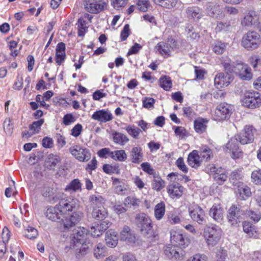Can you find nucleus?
<instances>
[{"label": "nucleus", "mask_w": 261, "mask_h": 261, "mask_svg": "<svg viewBox=\"0 0 261 261\" xmlns=\"http://www.w3.org/2000/svg\"><path fill=\"white\" fill-rule=\"evenodd\" d=\"M88 230L84 227H78L75 229L72 234L71 249L74 253L76 258H80L87 253L91 243L86 239Z\"/></svg>", "instance_id": "nucleus-1"}, {"label": "nucleus", "mask_w": 261, "mask_h": 261, "mask_svg": "<svg viewBox=\"0 0 261 261\" xmlns=\"http://www.w3.org/2000/svg\"><path fill=\"white\" fill-rule=\"evenodd\" d=\"M135 223L142 235L148 238L153 236L152 221L146 214L140 213L137 215Z\"/></svg>", "instance_id": "nucleus-2"}, {"label": "nucleus", "mask_w": 261, "mask_h": 261, "mask_svg": "<svg viewBox=\"0 0 261 261\" xmlns=\"http://www.w3.org/2000/svg\"><path fill=\"white\" fill-rule=\"evenodd\" d=\"M222 230L216 225L207 227L204 231V238L209 247L216 246L220 241L222 236Z\"/></svg>", "instance_id": "nucleus-3"}, {"label": "nucleus", "mask_w": 261, "mask_h": 261, "mask_svg": "<svg viewBox=\"0 0 261 261\" xmlns=\"http://www.w3.org/2000/svg\"><path fill=\"white\" fill-rule=\"evenodd\" d=\"M241 45L247 50L256 49L261 45V37L257 32L249 31L243 36Z\"/></svg>", "instance_id": "nucleus-4"}, {"label": "nucleus", "mask_w": 261, "mask_h": 261, "mask_svg": "<svg viewBox=\"0 0 261 261\" xmlns=\"http://www.w3.org/2000/svg\"><path fill=\"white\" fill-rule=\"evenodd\" d=\"M242 106L251 109L261 106V94L255 91H247L241 99Z\"/></svg>", "instance_id": "nucleus-5"}, {"label": "nucleus", "mask_w": 261, "mask_h": 261, "mask_svg": "<svg viewBox=\"0 0 261 261\" xmlns=\"http://www.w3.org/2000/svg\"><path fill=\"white\" fill-rule=\"evenodd\" d=\"M231 113V106L226 102H223L217 106L212 114V117L216 121H224L230 118Z\"/></svg>", "instance_id": "nucleus-6"}, {"label": "nucleus", "mask_w": 261, "mask_h": 261, "mask_svg": "<svg viewBox=\"0 0 261 261\" xmlns=\"http://www.w3.org/2000/svg\"><path fill=\"white\" fill-rule=\"evenodd\" d=\"M84 6L87 11L97 14L106 9L107 4L102 0H85Z\"/></svg>", "instance_id": "nucleus-7"}, {"label": "nucleus", "mask_w": 261, "mask_h": 261, "mask_svg": "<svg viewBox=\"0 0 261 261\" xmlns=\"http://www.w3.org/2000/svg\"><path fill=\"white\" fill-rule=\"evenodd\" d=\"M164 254L172 261H181L184 259L185 252L177 246H171L164 249Z\"/></svg>", "instance_id": "nucleus-8"}, {"label": "nucleus", "mask_w": 261, "mask_h": 261, "mask_svg": "<svg viewBox=\"0 0 261 261\" xmlns=\"http://www.w3.org/2000/svg\"><path fill=\"white\" fill-rule=\"evenodd\" d=\"M189 215L191 219L199 224L205 222V215L204 210L198 205L194 204L189 208Z\"/></svg>", "instance_id": "nucleus-9"}, {"label": "nucleus", "mask_w": 261, "mask_h": 261, "mask_svg": "<svg viewBox=\"0 0 261 261\" xmlns=\"http://www.w3.org/2000/svg\"><path fill=\"white\" fill-rule=\"evenodd\" d=\"M69 151L77 160L81 162H87L91 158V153L88 149L79 145L72 146Z\"/></svg>", "instance_id": "nucleus-10"}, {"label": "nucleus", "mask_w": 261, "mask_h": 261, "mask_svg": "<svg viewBox=\"0 0 261 261\" xmlns=\"http://www.w3.org/2000/svg\"><path fill=\"white\" fill-rule=\"evenodd\" d=\"M239 139L236 136L231 138V139L226 144L225 147V151L229 153H231V157L233 159H238L242 154V151L240 150L238 146Z\"/></svg>", "instance_id": "nucleus-11"}, {"label": "nucleus", "mask_w": 261, "mask_h": 261, "mask_svg": "<svg viewBox=\"0 0 261 261\" xmlns=\"http://www.w3.org/2000/svg\"><path fill=\"white\" fill-rule=\"evenodd\" d=\"M46 217L53 221L58 222H62L64 216L63 215L62 211L59 208L57 204L55 206H48L45 211Z\"/></svg>", "instance_id": "nucleus-12"}, {"label": "nucleus", "mask_w": 261, "mask_h": 261, "mask_svg": "<svg viewBox=\"0 0 261 261\" xmlns=\"http://www.w3.org/2000/svg\"><path fill=\"white\" fill-rule=\"evenodd\" d=\"M242 211L240 207L232 205L228 210L227 216L228 222L232 226L237 225L240 222Z\"/></svg>", "instance_id": "nucleus-13"}, {"label": "nucleus", "mask_w": 261, "mask_h": 261, "mask_svg": "<svg viewBox=\"0 0 261 261\" xmlns=\"http://www.w3.org/2000/svg\"><path fill=\"white\" fill-rule=\"evenodd\" d=\"M255 132V129L252 125H246L244 127L243 133L237 136L240 143L244 145L252 142L254 140Z\"/></svg>", "instance_id": "nucleus-14"}, {"label": "nucleus", "mask_w": 261, "mask_h": 261, "mask_svg": "<svg viewBox=\"0 0 261 261\" xmlns=\"http://www.w3.org/2000/svg\"><path fill=\"white\" fill-rule=\"evenodd\" d=\"M92 15L86 13L82 16L76 23L78 28V36L83 37L87 31L89 23L91 22Z\"/></svg>", "instance_id": "nucleus-15"}, {"label": "nucleus", "mask_w": 261, "mask_h": 261, "mask_svg": "<svg viewBox=\"0 0 261 261\" xmlns=\"http://www.w3.org/2000/svg\"><path fill=\"white\" fill-rule=\"evenodd\" d=\"M83 217V213L81 211L73 212L70 216H64L63 224L65 228H69L77 224Z\"/></svg>", "instance_id": "nucleus-16"}, {"label": "nucleus", "mask_w": 261, "mask_h": 261, "mask_svg": "<svg viewBox=\"0 0 261 261\" xmlns=\"http://www.w3.org/2000/svg\"><path fill=\"white\" fill-rule=\"evenodd\" d=\"M170 233L172 243L183 248H186L189 245L190 243L189 239L187 237L184 236L180 232L171 230Z\"/></svg>", "instance_id": "nucleus-17"}, {"label": "nucleus", "mask_w": 261, "mask_h": 261, "mask_svg": "<svg viewBox=\"0 0 261 261\" xmlns=\"http://www.w3.org/2000/svg\"><path fill=\"white\" fill-rule=\"evenodd\" d=\"M63 215L67 212H71L75 210L77 206V200L75 199H62L57 204Z\"/></svg>", "instance_id": "nucleus-18"}, {"label": "nucleus", "mask_w": 261, "mask_h": 261, "mask_svg": "<svg viewBox=\"0 0 261 261\" xmlns=\"http://www.w3.org/2000/svg\"><path fill=\"white\" fill-rule=\"evenodd\" d=\"M184 189V187L177 182L169 184L167 188L169 197L173 199L179 198L182 195Z\"/></svg>", "instance_id": "nucleus-19"}, {"label": "nucleus", "mask_w": 261, "mask_h": 261, "mask_svg": "<svg viewBox=\"0 0 261 261\" xmlns=\"http://www.w3.org/2000/svg\"><path fill=\"white\" fill-rule=\"evenodd\" d=\"M111 225V223L109 221H102L100 224H96L94 226H92L89 231L93 237H97L102 234Z\"/></svg>", "instance_id": "nucleus-20"}, {"label": "nucleus", "mask_w": 261, "mask_h": 261, "mask_svg": "<svg viewBox=\"0 0 261 261\" xmlns=\"http://www.w3.org/2000/svg\"><path fill=\"white\" fill-rule=\"evenodd\" d=\"M92 119L101 122H106L113 119V115L109 110L104 109L96 111L91 116Z\"/></svg>", "instance_id": "nucleus-21"}, {"label": "nucleus", "mask_w": 261, "mask_h": 261, "mask_svg": "<svg viewBox=\"0 0 261 261\" xmlns=\"http://www.w3.org/2000/svg\"><path fill=\"white\" fill-rule=\"evenodd\" d=\"M209 215L216 222L221 223L224 217L223 208L219 204H215L211 208Z\"/></svg>", "instance_id": "nucleus-22"}, {"label": "nucleus", "mask_w": 261, "mask_h": 261, "mask_svg": "<svg viewBox=\"0 0 261 261\" xmlns=\"http://www.w3.org/2000/svg\"><path fill=\"white\" fill-rule=\"evenodd\" d=\"M120 239L126 243L131 245L135 242L136 237L135 234L130 231V228L125 226L120 232Z\"/></svg>", "instance_id": "nucleus-23"}, {"label": "nucleus", "mask_w": 261, "mask_h": 261, "mask_svg": "<svg viewBox=\"0 0 261 261\" xmlns=\"http://www.w3.org/2000/svg\"><path fill=\"white\" fill-rule=\"evenodd\" d=\"M188 164L192 168H197L201 164L202 159L199 154L197 150H193L189 155L188 157Z\"/></svg>", "instance_id": "nucleus-24"}, {"label": "nucleus", "mask_w": 261, "mask_h": 261, "mask_svg": "<svg viewBox=\"0 0 261 261\" xmlns=\"http://www.w3.org/2000/svg\"><path fill=\"white\" fill-rule=\"evenodd\" d=\"M206 11L207 14L214 18H218L222 14L220 6L214 3L208 2L206 5Z\"/></svg>", "instance_id": "nucleus-25"}, {"label": "nucleus", "mask_w": 261, "mask_h": 261, "mask_svg": "<svg viewBox=\"0 0 261 261\" xmlns=\"http://www.w3.org/2000/svg\"><path fill=\"white\" fill-rule=\"evenodd\" d=\"M237 193L239 195L241 200H245L251 195L250 188L247 185H245L243 182L239 181Z\"/></svg>", "instance_id": "nucleus-26"}, {"label": "nucleus", "mask_w": 261, "mask_h": 261, "mask_svg": "<svg viewBox=\"0 0 261 261\" xmlns=\"http://www.w3.org/2000/svg\"><path fill=\"white\" fill-rule=\"evenodd\" d=\"M65 44L63 42L59 43L56 49V62L60 65L65 58Z\"/></svg>", "instance_id": "nucleus-27"}, {"label": "nucleus", "mask_w": 261, "mask_h": 261, "mask_svg": "<svg viewBox=\"0 0 261 261\" xmlns=\"http://www.w3.org/2000/svg\"><path fill=\"white\" fill-rule=\"evenodd\" d=\"M130 156L132 163L139 164L141 162L143 158L142 148L139 146L133 147L130 151Z\"/></svg>", "instance_id": "nucleus-28"}, {"label": "nucleus", "mask_w": 261, "mask_h": 261, "mask_svg": "<svg viewBox=\"0 0 261 261\" xmlns=\"http://www.w3.org/2000/svg\"><path fill=\"white\" fill-rule=\"evenodd\" d=\"M258 20V17L254 11L249 12L242 21V24L245 27H251Z\"/></svg>", "instance_id": "nucleus-29"}, {"label": "nucleus", "mask_w": 261, "mask_h": 261, "mask_svg": "<svg viewBox=\"0 0 261 261\" xmlns=\"http://www.w3.org/2000/svg\"><path fill=\"white\" fill-rule=\"evenodd\" d=\"M105 240L108 246L113 248L117 245L118 237L114 230H109L106 232Z\"/></svg>", "instance_id": "nucleus-30"}, {"label": "nucleus", "mask_w": 261, "mask_h": 261, "mask_svg": "<svg viewBox=\"0 0 261 261\" xmlns=\"http://www.w3.org/2000/svg\"><path fill=\"white\" fill-rule=\"evenodd\" d=\"M89 202L92 209L103 206L104 198L99 194L91 195L89 196Z\"/></svg>", "instance_id": "nucleus-31"}, {"label": "nucleus", "mask_w": 261, "mask_h": 261, "mask_svg": "<svg viewBox=\"0 0 261 261\" xmlns=\"http://www.w3.org/2000/svg\"><path fill=\"white\" fill-rule=\"evenodd\" d=\"M243 231L247 234L249 238H257L258 233L256 230V227L251 223L248 221H245L243 223Z\"/></svg>", "instance_id": "nucleus-32"}, {"label": "nucleus", "mask_w": 261, "mask_h": 261, "mask_svg": "<svg viewBox=\"0 0 261 261\" xmlns=\"http://www.w3.org/2000/svg\"><path fill=\"white\" fill-rule=\"evenodd\" d=\"M238 69H241L239 73L240 79L243 81H249L251 79L252 74L251 69L247 65H239Z\"/></svg>", "instance_id": "nucleus-33"}, {"label": "nucleus", "mask_w": 261, "mask_h": 261, "mask_svg": "<svg viewBox=\"0 0 261 261\" xmlns=\"http://www.w3.org/2000/svg\"><path fill=\"white\" fill-rule=\"evenodd\" d=\"M92 216L97 220H103L108 216V211L104 206L92 209Z\"/></svg>", "instance_id": "nucleus-34"}, {"label": "nucleus", "mask_w": 261, "mask_h": 261, "mask_svg": "<svg viewBox=\"0 0 261 261\" xmlns=\"http://www.w3.org/2000/svg\"><path fill=\"white\" fill-rule=\"evenodd\" d=\"M61 161L60 158L57 155L49 154L47 155L45 160V165L49 170L54 169L56 165Z\"/></svg>", "instance_id": "nucleus-35"}, {"label": "nucleus", "mask_w": 261, "mask_h": 261, "mask_svg": "<svg viewBox=\"0 0 261 261\" xmlns=\"http://www.w3.org/2000/svg\"><path fill=\"white\" fill-rule=\"evenodd\" d=\"M207 122L208 120L206 119L202 118H198L196 119L194 122L195 131L199 134H202L205 132Z\"/></svg>", "instance_id": "nucleus-36"}, {"label": "nucleus", "mask_w": 261, "mask_h": 261, "mask_svg": "<svg viewBox=\"0 0 261 261\" xmlns=\"http://www.w3.org/2000/svg\"><path fill=\"white\" fill-rule=\"evenodd\" d=\"M82 184L78 178L72 180L65 187V191L75 192L82 190Z\"/></svg>", "instance_id": "nucleus-37"}, {"label": "nucleus", "mask_w": 261, "mask_h": 261, "mask_svg": "<svg viewBox=\"0 0 261 261\" xmlns=\"http://www.w3.org/2000/svg\"><path fill=\"white\" fill-rule=\"evenodd\" d=\"M177 42L172 38H168L167 42L164 44V58L171 56L172 50L176 48Z\"/></svg>", "instance_id": "nucleus-38"}, {"label": "nucleus", "mask_w": 261, "mask_h": 261, "mask_svg": "<svg viewBox=\"0 0 261 261\" xmlns=\"http://www.w3.org/2000/svg\"><path fill=\"white\" fill-rule=\"evenodd\" d=\"M243 169V168H239L234 170L231 173L230 180L233 186H236L238 185L239 182H238V181L243 179L244 176Z\"/></svg>", "instance_id": "nucleus-39"}, {"label": "nucleus", "mask_w": 261, "mask_h": 261, "mask_svg": "<svg viewBox=\"0 0 261 261\" xmlns=\"http://www.w3.org/2000/svg\"><path fill=\"white\" fill-rule=\"evenodd\" d=\"M113 141L117 144L120 145H125L129 141L127 137L121 133L114 132L112 133Z\"/></svg>", "instance_id": "nucleus-40"}, {"label": "nucleus", "mask_w": 261, "mask_h": 261, "mask_svg": "<svg viewBox=\"0 0 261 261\" xmlns=\"http://www.w3.org/2000/svg\"><path fill=\"white\" fill-rule=\"evenodd\" d=\"M113 184L115 186V192L118 194H124L127 190V186L121 182L119 179L112 178Z\"/></svg>", "instance_id": "nucleus-41"}, {"label": "nucleus", "mask_w": 261, "mask_h": 261, "mask_svg": "<svg viewBox=\"0 0 261 261\" xmlns=\"http://www.w3.org/2000/svg\"><path fill=\"white\" fill-rule=\"evenodd\" d=\"M214 180L219 185H222L226 180L227 176L226 174V171L224 169L220 168L217 172L213 176Z\"/></svg>", "instance_id": "nucleus-42"}, {"label": "nucleus", "mask_w": 261, "mask_h": 261, "mask_svg": "<svg viewBox=\"0 0 261 261\" xmlns=\"http://www.w3.org/2000/svg\"><path fill=\"white\" fill-rule=\"evenodd\" d=\"M94 255L97 259L103 257L107 255V248L102 244L98 243L94 249Z\"/></svg>", "instance_id": "nucleus-43"}, {"label": "nucleus", "mask_w": 261, "mask_h": 261, "mask_svg": "<svg viewBox=\"0 0 261 261\" xmlns=\"http://www.w3.org/2000/svg\"><path fill=\"white\" fill-rule=\"evenodd\" d=\"M127 154L124 150H115L111 153V158L115 161L124 162L127 159Z\"/></svg>", "instance_id": "nucleus-44"}, {"label": "nucleus", "mask_w": 261, "mask_h": 261, "mask_svg": "<svg viewBox=\"0 0 261 261\" xmlns=\"http://www.w3.org/2000/svg\"><path fill=\"white\" fill-rule=\"evenodd\" d=\"M42 195L50 201H55L56 200L55 190L53 188L49 187H44L42 190Z\"/></svg>", "instance_id": "nucleus-45"}, {"label": "nucleus", "mask_w": 261, "mask_h": 261, "mask_svg": "<svg viewBox=\"0 0 261 261\" xmlns=\"http://www.w3.org/2000/svg\"><path fill=\"white\" fill-rule=\"evenodd\" d=\"M200 153L199 155L202 160L207 161L213 156L212 150L206 145L201 146L200 148Z\"/></svg>", "instance_id": "nucleus-46"}, {"label": "nucleus", "mask_w": 261, "mask_h": 261, "mask_svg": "<svg viewBox=\"0 0 261 261\" xmlns=\"http://www.w3.org/2000/svg\"><path fill=\"white\" fill-rule=\"evenodd\" d=\"M233 80L232 75L228 73H218L215 77L214 82H229Z\"/></svg>", "instance_id": "nucleus-47"}, {"label": "nucleus", "mask_w": 261, "mask_h": 261, "mask_svg": "<svg viewBox=\"0 0 261 261\" xmlns=\"http://www.w3.org/2000/svg\"><path fill=\"white\" fill-rule=\"evenodd\" d=\"M102 169L107 174L119 173V166L117 165L105 164L103 165Z\"/></svg>", "instance_id": "nucleus-48"}, {"label": "nucleus", "mask_w": 261, "mask_h": 261, "mask_svg": "<svg viewBox=\"0 0 261 261\" xmlns=\"http://www.w3.org/2000/svg\"><path fill=\"white\" fill-rule=\"evenodd\" d=\"M44 120L43 119H40L37 121H34L29 126L30 130L33 131V134L38 133L40 131L41 126L43 124Z\"/></svg>", "instance_id": "nucleus-49"}, {"label": "nucleus", "mask_w": 261, "mask_h": 261, "mask_svg": "<svg viewBox=\"0 0 261 261\" xmlns=\"http://www.w3.org/2000/svg\"><path fill=\"white\" fill-rule=\"evenodd\" d=\"M227 44L220 41L215 42L213 47V51L217 54L220 55L224 53Z\"/></svg>", "instance_id": "nucleus-50"}, {"label": "nucleus", "mask_w": 261, "mask_h": 261, "mask_svg": "<svg viewBox=\"0 0 261 261\" xmlns=\"http://www.w3.org/2000/svg\"><path fill=\"white\" fill-rule=\"evenodd\" d=\"M128 1V0H110V3L114 9L119 10L124 8Z\"/></svg>", "instance_id": "nucleus-51"}, {"label": "nucleus", "mask_w": 261, "mask_h": 261, "mask_svg": "<svg viewBox=\"0 0 261 261\" xmlns=\"http://www.w3.org/2000/svg\"><path fill=\"white\" fill-rule=\"evenodd\" d=\"M187 13L193 19H199L201 17L200 10L197 8L189 7L187 10Z\"/></svg>", "instance_id": "nucleus-52"}, {"label": "nucleus", "mask_w": 261, "mask_h": 261, "mask_svg": "<svg viewBox=\"0 0 261 261\" xmlns=\"http://www.w3.org/2000/svg\"><path fill=\"white\" fill-rule=\"evenodd\" d=\"M246 215L255 223L258 222L261 218V213L258 211H254L251 210H247Z\"/></svg>", "instance_id": "nucleus-53"}, {"label": "nucleus", "mask_w": 261, "mask_h": 261, "mask_svg": "<svg viewBox=\"0 0 261 261\" xmlns=\"http://www.w3.org/2000/svg\"><path fill=\"white\" fill-rule=\"evenodd\" d=\"M126 130L128 134L134 138H137L140 132L141 129L133 125H129L126 128Z\"/></svg>", "instance_id": "nucleus-54"}, {"label": "nucleus", "mask_w": 261, "mask_h": 261, "mask_svg": "<svg viewBox=\"0 0 261 261\" xmlns=\"http://www.w3.org/2000/svg\"><path fill=\"white\" fill-rule=\"evenodd\" d=\"M251 179L255 184L261 185V169H257L252 172Z\"/></svg>", "instance_id": "nucleus-55"}, {"label": "nucleus", "mask_w": 261, "mask_h": 261, "mask_svg": "<svg viewBox=\"0 0 261 261\" xmlns=\"http://www.w3.org/2000/svg\"><path fill=\"white\" fill-rule=\"evenodd\" d=\"M154 216L156 219L160 220L163 217V202L158 203L154 208Z\"/></svg>", "instance_id": "nucleus-56"}, {"label": "nucleus", "mask_w": 261, "mask_h": 261, "mask_svg": "<svg viewBox=\"0 0 261 261\" xmlns=\"http://www.w3.org/2000/svg\"><path fill=\"white\" fill-rule=\"evenodd\" d=\"M138 9L142 12H146L150 7L148 0H138L137 3Z\"/></svg>", "instance_id": "nucleus-57"}, {"label": "nucleus", "mask_w": 261, "mask_h": 261, "mask_svg": "<svg viewBox=\"0 0 261 261\" xmlns=\"http://www.w3.org/2000/svg\"><path fill=\"white\" fill-rule=\"evenodd\" d=\"M3 128L7 134L10 135L13 129V124L10 118H6L3 123Z\"/></svg>", "instance_id": "nucleus-58"}, {"label": "nucleus", "mask_w": 261, "mask_h": 261, "mask_svg": "<svg viewBox=\"0 0 261 261\" xmlns=\"http://www.w3.org/2000/svg\"><path fill=\"white\" fill-rule=\"evenodd\" d=\"M27 233H25V237L30 239H34L37 238L38 235L37 230L32 227L29 226L27 229Z\"/></svg>", "instance_id": "nucleus-59"}, {"label": "nucleus", "mask_w": 261, "mask_h": 261, "mask_svg": "<svg viewBox=\"0 0 261 261\" xmlns=\"http://www.w3.org/2000/svg\"><path fill=\"white\" fill-rule=\"evenodd\" d=\"M186 129L182 126H176L174 128V133L179 138H183L187 136Z\"/></svg>", "instance_id": "nucleus-60"}, {"label": "nucleus", "mask_w": 261, "mask_h": 261, "mask_svg": "<svg viewBox=\"0 0 261 261\" xmlns=\"http://www.w3.org/2000/svg\"><path fill=\"white\" fill-rule=\"evenodd\" d=\"M187 261H207V257L204 254L197 253L190 257Z\"/></svg>", "instance_id": "nucleus-61"}, {"label": "nucleus", "mask_w": 261, "mask_h": 261, "mask_svg": "<svg viewBox=\"0 0 261 261\" xmlns=\"http://www.w3.org/2000/svg\"><path fill=\"white\" fill-rule=\"evenodd\" d=\"M82 129V125L77 123L72 128L70 134L74 137H77L81 135Z\"/></svg>", "instance_id": "nucleus-62"}, {"label": "nucleus", "mask_w": 261, "mask_h": 261, "mask_svg": "<svg viewBox=\"0 0 261 261\" xmlns=\"http://www.w3.org/2000/svg\"><path fill=\"white\" fill-rule=\"evenodd\" d=\"M111 153L112 151L110 148H103L97 152V154L100 158H107L108 157L111 158Z\"/></svg>", "instance_id": "nucleus-63"}, {"label": "nucleus", "mask_w": 261, "mask_h": 261, "mask_svg": "<svg viewBox=\"0 0 261 261\" xmlns=\"http://www.w3.org/2000/svg\"><path fill=\"white\" fill-rule=\"evenodd\" d=\"M74 121V118L73 115L70 113L65 115L63 118V123L66 126L70 125Z\"/></svg>", "instance_id": "nucleus-64"}]
</instances>
